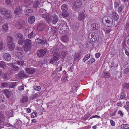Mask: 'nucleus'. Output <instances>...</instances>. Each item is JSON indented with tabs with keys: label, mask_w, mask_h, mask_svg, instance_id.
Wrapping results in <instances>:
<instances>
[{
	"label": "nucleus",
	"mask_w": 129,
	"mask_h": 129,
	"mask_svg": "<svg viewBox=\"0 0 129 129\" xmlns=\"http://www.w3.org/2000/svg\"><path fill=\"white\" fill-rule=\"evenodd\" d=\"M102 21L103 23H106L109 26H111L112 25L113 23V19L112 18L108 16H104L103 18Z\"/></svg>",
	"instance_id": "1"
},
{
	"label": "nucleus",
	"mask_w": 129,
	"mask_h": 129,
	"mask_svg": "<svg viewBox=\"0 0 129 129\" xmlns=\"http://www.w3.org/2000/svg\"><path fill=\"white\" fill-rule=\"evenodd\" d=\"M0 13L3 15H5V18L7 19L11 18V15L10 11L3 8H0Z\"/></svg>",
	"instance_id": "2"
},
{
	"label": "nucleus",
	"mask_w": 129,
	"mask_h": 129,
	"mask_svg": "<svg viewBox=\"0 0 129 129\" xmlns=\"http://www.w3.org/2000/svg\"><path fill=\"white\" fill-rule=\"evenodd\" d=\"M23 42L24 43V45L23 46L24 51H27L30 50L31 49L32 44L31 40L29 39H26L23 41Z\"/></svg>",
	"instance_id": "3"
},
{
	"label": "nucleus",
	"mask_w": 129,
	"mask_h": 129,
	"mask_svg": "<svg viewBox=\"0 0 129 129\" xmlns=\"http://www.w3.org/2000/svg\"><path fill=\"white\" fill-rule=\"evenodd\" d=\"M58 20V16L55 15L51 16L50 15L48 20H47V23L49 24L51 23L55 24L57 23Z\"/></svg>",
	"instance_id": "4"
},
{
	"label": "nucleus",
	"mask_w": 129,
	"mask_h": 129,
	"mask_svg": "<svg viewBox=\"0 0 129 129\" xmlns=\"http://www.w3.org/2000/svg\"><path fill=\"white\" fill-rule=\"evenodd\" d=\"M13 40L12 37L9 36L7 37V47L11 50H12L15 47V45L13 43Z\"/></svg>",
	"instance_id": "5"
},
{
	"label": "nucleus",
	"mask_w": 129,
	"mask_h": 129,
	"mask_svg": "<svg viewBox=\"0 0 129 129\" xmlns=\"http://www.w3.org/2000/svg\"><path fill=\"white\" fill-rule=\"evenodd\" d=\"M15 38L18 40V43L19 45H22L23 44L24 38L21 34L20 33L16 34L15 35Z\"/></svg>",
	"instance_id": "6"
},
{
	"label": "nucleus",
	"mask_w": 129,
	"mask_h": 129,
	"mask_svg": "<svg viewBox=\"0 0 129 129\" xmlns=\"http://www.w3.org/2000/svg\"><path fill=\"white\" fill-rule=\"evenodd\" d=\"M25 25V22L22 20H20L17 21L16 23V27L18 29L22 28Z\"/></svg>",
	"instance_id": "7"
},
{
	"label": "nucleus",
	"mask_w": 129,
	"mask_h": 129,
	"mask_svg": "<svg viewBox=\"0 0 129 129\" xmlns=\"http://www.w3.org/2000/svg\"><path fill=\"white\" fill-rule=\"evenodd\" d=\"M52 54L53 58L55 61H57L59 60L61 57L60 54L58 52V50L57 49L54 50L52 52Z\"/></svg>",
	"instance_id": "8"
},
{
	"label": "nucleus",
	"mask_w": 129,
	"mask_h": 129,
	"mask_svg": "<svg viewBox=\"0 0 129 129\" xmlns=\"http://www.w3.org/2000/svg\"><path fill=\"white\" fill-rule=\"evenodd\" d=\"M68 28V26L66 23H61L59 26L58 27L59 33H63V31L64 32L67 30Z\"/></svg>",
	"instance_id": "9"
},
{
	"label": "nucleus",
	"mask_w": 129,
	"mask_h": 129,
	"mask_svg": "<svg viewBox=\"0 0 129 129\" xmlns=\"http://www.w3.org/2000/svg\"><path fill=\"white\" fill-rule=\"evenodd\" d=\"M62 67L60 66L56 68L55 72L56 73V75L58 78L61 77V75L64 74V71L62 70Z\"/></svg>",
	"instance_id": "10"
},
{
	"label": "nucleus",
	"mask_w": 129,
	"mask_h": 129,
	"mask_svg": "<svg viewBox=\"0 0 129 129\" xmlns=\"http://www.w3.org/2000/svg\"><path fill=\"white\" fill-rule=\"evenodd\" d=\"M45 28V24L44 23H41L38 24L37 26V30L39 31L44 30Z\"/></svg>",
	"instance_id": "11"
},
{
	"label": "nucleus",
	"mask_w": 129,
	"mask_h": 129,
	"mask_svg": "<svg viewBox=\"0 0 129 129\" xmlns=\"http://www.w3.org/2000/svg\"><path fill=\"white\" fill-rule=\"evenodd\" d=\"M82 3L81 1L80 0H76V1L74 3L73 8H76L80 7Z\"/></svg>",
	"instance_id": "12"
},
{
	"label": "nucleus",
	"mask_w": 129,
	"mask_h": 129,
	"mask_svg": "<svg viewBox=\"0 0 129 129\" xmlns=\"http://www.w3.org/2000/svg\"><path fill=\"white\" fill-rule=\"evenodd\" d=\"M46 54V51L45 49L40 50L37 52V55L38 56L42 57L44 56Z\"/></svg>",
	"instance_id": "13"
},
{
	"label": "nucleus",
	"mask_w": 129,
	"mask_h": 129,
	"mask_svg": "<svg viewBox=\"0 0 129 129\" xmlns=\"http://www.w3.org/2000/svg\"><path fill=\"white\" fill-rule=\"evenodd\" d=\"M85 18V15L83 12L79 13L78 18L79 20L83 21Z\"/></svg>",
	"instance_id": "14"
},
{
	"label": "nucleus",
	"mask_w": 129,
	"mask_h": 129,
	"mask_svg": "<svg viewBox=\"0 0 129 129\" xmlns=\"http://www.w3.org/2000/svg\"><path fill=\"white\" fill-rule=\"evenodd\" d=\"M99 26L97 24L93 23L91 26V29L94 31H98L99 29Z\"/></svg>",
	"instance_id": "15"
},
{
	"label": "nucleus",
	"mask_w": 129,
	"mask_h": 129,
	"mask_svg": "<svg viewBox=\"0 0 129 129\" xmlns=\"http://www.w3.org/2000/svg\"><path fill=\"white\" fill-rule=\"evenodd\" d=\"M16 77L22 79L25 77H26V75L24 74L23 71H20L19 73L16 74Z\"/></svg>",
	"instance_id": "16"
},
{
	"label": "nucleus",
	"mask_w": 129,
	"mask_h": 129,
	"mask_svg": "<svg viewBox=\"0 0 129 129\" xmlns=\"http://www.w3.org/2000/svg\"><path fill=\"white\" fill-rule=\"evenodd\" d=\"M25 69L26 72L29 74H32L35 72V70L34 68H26Z\"/></svg>",
	"instance_id": "17"
},
{
	"label": "nucleus",
	"mask_w": 129,
	"mask_h": 129,
	"mask_svg": "<svg viewBox=\"0 0 129 129\" xmlns=\"http://www.w3.org/2000/svg\"><path fill=\"white\" fill-rule=\"evenodd\" d=\"M33 2V0H25L24 5L25 7H29L31 6Z\"/></svg>",
	"instance_id": "18"
},
{
	"label": "nucleus",
	"mask_w": 129,
	"mask_h": 129,
	"mask_svg": "<svg viewBox=\"0 0 129 129\" xmlns=\"http://www.w3.org/2000/svg\"><path fill=\"white\" fill-rule=\"evenodd\" d=\"M3 58L5 60L9 61L10 60L11 57L9 54L8 53H6L4 54Z\"/></svg>",
	"instance_id": "19"
},
{
	"label": "nucleus",
	"mask_w": 129,
	"mask_h": 129,
	"mask_svg": "<svg viewBox=\"0 0 129 129\" xmlns=\"http://www.w3.org/2000/svg\"><path fill=\"white\" fill-rule=\"evenodd\" d=\"M16 57L18 59H21L23 58L24 57V55L23 53L20 52H16L15 53Z\"/></svg>",
	"instance_id": "20"
},
{
	"label": "nucleus",
	"mask_w": 129,
	"mask_h": 129,
	"mask_svg": "<svg viewBox=\"0 0 129 129\" xmlns=\"http://www.w3.org/2000/svg\"><path fill=\"white\" fill-rule=\"evenodd\" d=\"M61 39L63 42L66 43L69 41V38L67 35H65L62 36Z\"/></svg>",
	"instance_id": "21"
},
{
	"label": "nucleus",
	"mask_w": 129,
	"mask_h": 129,
	"mask_svg": "<svg viewBox=\"0 0 129 129\" xmlns=\"http://www.w3.org/2000/svg\"><path fill=\"white\" fill-rule=\"evenodd\" d=\"M88 38L89 39H90V40L93 42H94L95 41L98 40L99 39L98 35L97 34H95L94 35V37L93 38H91L90 37V34L88 36Z\"/></svg>",
	"instance_id": "22"
},
{
	"label": "nucleus",
	"mask_w": 129,
	"mask_h": 129,
	"mask_svg": "<svg viewBox=\"0 0 129 129\" xmlns=\"http://www.w3.org/2000/svg\"><path fill=\"white\" fill-rule=\"evenodd\" d=\"M35 41L36 43L38 44H44L46 43V41H44L39 38L36 39Z\"/></svg>",
	"instance_id": "23"
},
{
	"label": "nucleus",
	"mask_w": 129,
	"mask_h": 129,
	"mask_svg": "<svg viewBox=\"0 0 129 129\" xmlns=\"http://www.w3.org/2000/svg\"><path fill=\"white\" fill-rule=\"evenodd\" d=\"M112 16L115 21H117L119 18V16L118 14L115 12H114L112 13Z\"/></svg>",
	"instance_id": "24"
},
{
	"label": "nucleus",
	"mask_w": 129,
	"mask_h": 129,
	"mask_svg": "<svg viewBox=\"0 0 129 129\" xmlns=\"http://www.w3.org/2000/svg\"><path fill=\"white\" fill-rule=\"evenodd\" d=\"M50 14H40V16L41 17H42V18H45L46 21L47 23V20H48L49 18Z\"/></svg>",
	"instance_id": "25"
},
{
	"label": "nucleus",
	"mask_w": 129,
	"mask_h": 129,
	"mask_svg": "<svg viewBox=\"0 0 129 129\" xmlns=\"http://www.w3.org/2000/svg\"><path fill=\"white\" fill-rule=\"evenodd\" d=\"M21 11L20 6H17L14 12L15 14L16 15H19Z\"/></svg>",
	"instance_id": "26"
},
{
	"label": "nucleus",
	"mask_w": 129,
	"mask_h": 129,
	"mask_svg": "<svg viewBox=\"0 0 129 129\" xmlns=\"http://www.w3.org/2000/svg\"><path fill=\"white\" fill-rule=\"evenodd\" d=\"M2 29L3 31L5 32L7 31L8 29V24L7 23H4L2 25Z\"/></svg>",
	"instance_id": "27"
},
{
	"label": "nucleus",
	"mask_w": 129,
	"mask_h": 129,
	"mask_svg": "<svg viewBox=\"0 0 129 129\" xmlns=\"http://www.w3.org/2000/svg\"><path fill=\"white\" fill-rule=\"evenodd\" d=\"M35 20V18L34 16H32L29 17L28 19L29 23L30 24L33 23Z\"/></svg>",
	"instance_id": "28"
},
{
	"label": "nucleus",
	"mask_w": 129,
	"mask_h": 129,
	"mask_svg": "<svg viewBox=\"0 0 129 129\" xmlns=\"http://www.w3.org/2000/svg\"><path fill=\"white\" fill-rule=\"evenodd\" d=\"M33 13V10L31 9H27L26 11L25 15L29 16Z\"/></svg>",
	"instance_id": "29"
},
{
	"label": "nucleus",
	"mask_w": 129,
	"mask_h": 129,
	"mask_svg": "<svg viewBox=\"0 0 129 129\" xmlns=\"http://www.w3.org/2000/svg\"><path fill=\"white\" fill-rule=\"evenodd\" d=\"M81 54L80 53H75V55L74 58V61H79L80 59Z\"/></svg>",
	"instance_id": "30"
},
{
	"label": "nucleus",
	"mask_w": 129,
	"mask_h": 129,
	"mask_svg": "<svg viewBox=\"0 0 129 129\" xmlns=\"http://www.w3.org/2000/svg\"><path fill=\"white\" fill-rule=\"evenodd\" d=\"M8 86L11 88H14L15 86H16L17 84L16 82H9L8 83Z\"/></svg>",
	"instance_id": "31"
},
{
	"label": "nucleus",
	"mask_w": 129,
	"mask_h": 129,
	"mask_svg": "<svg viewBox=\"0 0 129 129\" xmlns=\"http://www.w3.org/2000/svg\"><path fill=\"white\" fill-rule=\"evenodd\" d=\"M6 65L5 62L3 61H0V68L4 69L6 67Z\"/></svg>",
	"instance_id": "32"
},
{
	"label": "nucleus",
	"mask_w": 129,
	"mask_h": 129,
	"mask_svg": "<svg viewBox=\"0 0 129 129\" xmlns=\"http://www.w3.org/2000/svg\"><path fill=\"white\" fill-rule=\"evenodd\" d=\"M28 98L26 96H24L22 98L20 101L21 103H23L27 102L28 100Z\"/></svg>",
	"instance_id": "33"
},
{
	"label": "nucleus",
	"mask_w": 129,
	"mask_h": 129,
	"mask_svg": "<svg viewBox=\"0 0 129 129\" xmlns=\"http://www.w3.org/2000/svg\"><path fill=\"white\" fill-rule=\"evenodd\" d=\"M61 9L62 12L67 11V5L65 4L63 5L61 7Z\"/></svg>",
	"instance_id": "34"
},
{
	"label": "nucleus",
	"mask_w": 129,
	"mask_h": 129,
	"mask_svg": "<svg viewBox=\"0 0 129 129\" xmlns=\"http://www.w3.org/2000/svg\"><path fill=\"white\" fill-rule=\"evenodd\" d=\"M24 64V62L21 60L20 61H17L15 63V64H18L20 66H23Z\"/></svg>",
	"instance_id": "35"
},
{
	"label": "nucleus",
	"mask_w": 129,
	"mask_h": 129,
	"mask_svg": "<svg viewBox=\"0 0 129 129\" xmlns=\"http://www.w3.org/2000/svg\"><path fill=\"white\" fill-rule=\"evenodd\" d=\"M122 129H129V125L127 124H122L121 126Z\"/></svg>",
	"instance_id": "36"
},
{
	"label": "nucleus",
	"mask_w": 129,
	"mask_h": 129,
	"mask_svg": "<svg viewBox=\"0 0 129 129\" xmlns=\"http://www.w3.org/2000/svg\"><path fill=\"white\" fill-rule=\"evenodd\" d=\"M69 15V14L67 11L62 12V15L64 18L68 17Z\"/></svg>",
	"instance_id": "37"
},
{
	"label": "nucleus",
	"mask_w": 129,
	"mask_h": 129,
	"mask_svg": "<svg viewBox=\"0 0 129 129\" xmlns=\"http://www.w3.org/2000/svg\"><path fill=\"white\" fill-rule=\"evenodd\" d=\"M110 27L108 26L106 28L105 30V31L106 34L109 33L111 31Z\"/></svg>",
	"instance_id": "38"
},
{
	"label": "nucleus",
	"mask_w": 129,
	"mask_h": 129,
	"mask_svg": "<svg viewBox=\"0 0 129 129\" xmlns=\"http://www.w3.org/2000/svg\"><path fill=\"white\" fill-rule=\"evenodd\" d=\"M124 107L128 112H129V101L126 102V104L124 105Z\"/></svg>",
	"instance_id": "39"
},
{
	"label": "nucleus",
	"mask_w": 129,
	"mask_h": 129,
	"mask_svg": "<svg viewBox=\"0 0 129 129\" xmlns=\"http://www.w3.org/2000/svg\"><path fill=\"white\" fill-rule=\"evenodd\" d=\"M28 38L30 39H31L34 37V30L30 33H29L28 35Z\"/></svg>",
	"instance_id": "40"
},
{
	"label": "nucleus",
	"mask_w": 129,
	"mask_h": 129,
	"mask_svg": "<svg viewBox=\"0 0 129 129\" xmlns=\"http://www.w3.org/2000/svg\"><path fill=\"white\" fill-rule=\"evenodd\" d=\"M39 4V1H36L34 2L33 4V7L34 8H37Z\"/></svg>",
	"instance_id": "41"
},
{
	"label": "nucleus",
	"mask_w": 129,
	"mask_h": 129,
	"mask_svg": "<svg viewBox=\"0 0 129 129\" xmlns=\"http://www.w3.org/2000/svg\"><path fill=\"white\" fill-rule=\"evenodd\" d=\"M20 68L17 66L13 65V71H18L20 70Z\"/></svg>",
	"instance_id": "42"
},
{
	"label": "nucleus",
	"mask_w": 129,
	"mask_h": 129,
	"mask_svg": "<svg viewBox=\"0 0 129 129\" xmlns=\"http://www.w3.org/2000/svg\"><path fill=\"white\" fill-rule=\"evenodd\" d=\"M7 107L4 104H1L0 105V110H4Z\"/></svg>",
	"instance_id": "43"
},
{
	"label": "nucleus",
	"mask_w": 129,
	"mask_h": 129,
	"mask_svg": "<svg viewBox=\"0 0 129 129\" xmlns=\"http://www.w3.org/2000/svg\"><path fill=\"white\" fill-rule=\"evenodd\" d=\"M126 95V94L122 92L121 94V95L120 97V98L121 99H123L125 98Z\"/></svg>",
	"instance_id": "44"
},
{
	"label": "nucleus",
	"mask_w": 129,
	"mask_h": 129,
	"mask_svg": "<svg viewBox=\"0 0 129 129\" xmlns=\"http://www.w3.org/2000/svg\"><path fill=\"white\" fill-rule=\"evenodd\" d=\"M3 78L5 80L8 79V74L7 73L4 74L3 76Z\"/></svg>",
	"instance_id": "45"
},
{
	"label": "nucleus",
	"mask_w": 129,
	"mask_h": 129,
	"mask_svg": "<svg viewBox=\"0 0 129 129\" xmlns=\"http://www.w3.org/2000/svg\"><path fill=\"white\" fill-rule=\"evenodd\" d=\"M8 83L4 82L1 84V86L3 87H5L8 86Z\"/></svg>",
	"instance_id": "46"
},
{
	"label": "nucleus",
	"mask_w": 129,
	"mask_h": 129,
	"mask_svg": "<svg viewBox=\"0 0 129 129\" xmlns=\"http://www.w3.org/2000/svg\"><path fill=\"white\" fill-rule=\"evenodd\" d=\"M6 3L7 4L11 5L12 3L11 0H5Z\"/></svg>",
	"instance_id": "47"
},
{
	"label": "nucleus",
	"mask_w": 129,
	"mask_h": 129,
	"mask_svg": "<svg viewBox=\"0 0 129 129\" xmlns=\"http://www.w3.org/2000/svg\"><path fill=\"white\" fill-rule=\"evenodd\" d=\"M4 96L2 94H0V102H3L4 100Z\"/></svg>",
	"instance_id": "48"
},
{
	"label": "nucleus",
	"mask_w": 129,
	"mask_h": 129,
	"mask_svg": "<svg viewBox=\"0 0 129 129\" xmlns=\"http://www.w3.org/2000/svg\"><path fill=\"white\" fill-rule=\"evenodd\" d=\"M122 74L121 72H118L117 73V76L118 78L120 79L122 77Z\"/></svg>",
	"instance_id": "49"
},
{
	"label": "nucleus",
	"mask_w": 129,
	"mask_h": 129,
	"mask_svg": "<svg viewBox=\"0 0 129 129\" xmlns=\"http://www.w3.org/2000/svg\"><path fill=\"white\" fill-rule=\"evenodd\" d=\"M64 73L63 74V77L62 78V79L63 81H65L67 80V77L66 76L65 73H66V71L64 72Z\"/></svg>",
	"instance_id": "50"
},
{
	"label": "nucleus",
	"mask_w": 129,
	"mask_h": 129,
	"mask_svg": "<svg viewBox=\"0 0 129 129\" xmlns=\"http://www.w3.org/2000/svg\"><path fill=\"white\" fill-rule=\"evenodd\" d=\"M34 88L35 90L37 91H39L41 89V87L39 86H34Z\"/></svg>",
	"instance_id": "51"
},
{
	"label": "nucleus",
	"mask_w": 129,
	"mask_h": 129,
	"mask_svg": "<svg viewBox=\"0 0 129 129\" xmlns=\"http://www.w3.org/2000/svg\"><path fill=\"white\" fill-rule=\"evenodd\" d=\"M123 6H121L119 7L118 8V11L119 12H121L123 9Z\"/></svg>",
	"instance_id": "52"
},
{
	"label": "nucleus",
	"mask_w": 129,
	"mask_h": 129,
	"mask_svg": "<svg viewBox=\"0 0 129 129\" xmlns=\"http://www.w3.org/2000/svg\"><path fill=\"white\" fill-rule=\"evenodd\" d=\"M95 59L94 58H92L90 59L89 61V63L90 64H91L95 61Z\"/></svg>",
	"instance_id": "53"
},
{
	"label": "nucleus",
	"mask_w": 129,
	"mask_h": 129,
	"mask_svg": "<svg viewBox=\"0 0 129 129\" xmlns=\"http://www.w3.org/2000/svg\"><path fill=\"white\" fill-rule=\"evenodd\" d=\"M124 86L125 88L129 89V83H126L124 84Z\"/></svg>",
	"instance_id": "54"
},
{
	"label": "nucleus",
	"mask_w": 129,
	"mask_h": 129,
	"mask_svg": "<svg viewBox=\"0 0 129 129\" xmlns=\"http://www.w3.org/2000/svg\"><path fill=\"white\" fill-rule=\"evenodd\" d=\"M103 77L105 78H106L109 77V75L107 73H104L103 75Z\"/></svg>",
	"instance_id": "55"
},
{
	"label": "nucleus",
	"mask_w": 129,
	"mask_h": 129,
	"mask_svg": "<svg viewBox=\"0 0 129 129\" xmlns=\"http://www.w3.org/2000/svg\"><path fill=\"white\" fill-rule=\"evenodd\" d=\"M51 31L55 32L57 30V29L55 27L52 26L51 27Z\"/></svg>",
	"instance_id": "56"
},
{
	"label": "nucleus",
	"mask_w": 129,
	"mask_h": 129,
	"mask_svg": "<svg viewBox=\"0 0 129 129\" xmlns=\"http://www.w3.org/2000/svg\"><path fill=\"white\" fill-rule=\"evenodd\" d=\"M4 120V117L2 116V115L0 113V122L1 121H3Z\"/></svg>",
	"instance_id": "57"
},
{
	"label": "nucleus",
	"mask_w": 129,
	"mask_h": 129,
	"mask_svg": "<svg viewBox=\"0 0 129 129\" xmlns=\"http://www.w3.org/2000/svg\"><path fill=\"white\" fill-rule=\"evenodd\" d=\"M90 57V54H88L85 55L84 58H85L86 60H88Z\"/></svg>",
	"instance_id": "58"
},
{
	"label": "nucleus",
	"mask_w": 129,
	"mask_h": 129,
	"mask_svg": "<svg viewBox=\"0 0 129 129\" xmlns=\"http://www.w3.org/2000/svg\"><path fill=\"white\" fill-rule=\"evenodd\" d=\"M55 59L53 58V59H51L50 60V63L51 64H53L55 62L57 61H55L54 60Z\"/></svg>",
	"instance_id": "59"
},
{
	"label": "nucleus",
	"mask_w": 129,
	"mask_h": 129,
	"mask_svg": "<svg viewBox=\"0 0 129 129\" xmlns=\"http://www.w3.org/2000/svg\"><path fill=\"white\" fill-rule=\"evenodd\" d=\"M24 89V87L23 85L20 86L18 87V90H23Z\"/></svg>",
	"instance_id": "60"
},
{
	"label": "nucleus",
	"mask_w": 129,
	"mask_h": 129,
	"mask_svg": "<svg viewBox=\"0 0 129 129\" xmlns=\"http://www.w3.org/2000/svg\"><path fill=\"white\" fill-rule=\"evenodd\" d=\"M53 103V102L51 101L49 102V103L47 104V107H49V106H52V104Z\"/></svg>",
	"instance_id": "61"
},
{
	"label": "nucleus",
	"mask_w": 129,
	"mask_h": 129,
	"mask_svg": "<svg viewBox=\"0 0 129 129\" xmlns=\"http://www.w3.org/2000/svg\"><path fill=\"white\" fill-rule=\"evenodd\" d=\"M111 125L112 126H114L115 125V123L112 120H111L110 121Z\"/></svg>",
	"instance_id": "62"
},
{
	"label": "nucleus",
	"mask_w": 129,
	"mask_h": 129,
	"mask_svg": "<svg viewBox=\"0 0 129 129\" xmlns=\"http://www.w3.org/2000/svg\"><path fill=\"white\" fill-rule=\"evenodd\" d=\"M38 94L37 93L33 94V96L31 97L32 99H33L36 98L38 95Z\"/></svg>",
	"instance_id": "63"
},
{
	"label": "nucleus",
	"mask_w": 129,
	"mask_h": 129,
	"mask_svg": "<svg viewBox=\"0 0 129 129\" xmlns=\"http://www.w3.org/2000/svg\"><path fill=\"white\" fill-rule=\"evenodd\" d=\"M4 46L3 43L2 42H0V49L2 50L4 48Z\"/></svg>",
	"instance_id": "64"
}]
</instances>
